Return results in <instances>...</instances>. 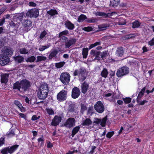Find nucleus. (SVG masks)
<instances>
[{"label": "nucleus", "instance_id": "obj_1", "mask_svg": "<svg viewBox=\"0 0 154 154\" xmlns=\"http://www.w3.org/2000/svg\"><path fill=\"white\" fill-rule=\"evenodd\" d=\"M30 86V82L26 79H24L20 82L17 81L14 84L13 89L18 90L21 92H26L29 90Z\"/></svg>", "mask_w": 154, "mask_h": 154}, {"label": "nucleus", "instance_id": "obj_2", "mask_svg": "<svg viewBox=\"0 0 154 154\" xmlns=\"http://www.w3.org/2000/svg\"><path fill=\"white\" fill-rule=\"evenodd\" d=\"M19 146L18 145L15 144L10 147L4 148L1 151V153L2 154H8V153L12 154L17 150Z\"/></svg>", "mask_w": 154, "mask_h": 154}, {"label": "nucleus", "instance_id": "obj_3", "mask_svg": "<svg viewBox=\"0 0 154 154\" xmlns=\"http://www.w3.org/2000/svg\"><path fill=\"white\" fill-rule=\"evenodd\" d=\"M70 76L68 72H63L60 75V79L64 85L68 84L69 82Z\"/></svg>", "mask_w": 154, "mask_h": 154}, {"label": "nucleus", "instance_id": "obj_4", "mask_svg": "<svg viewBox=\"0 0 154 154\" xmlns=\"http://www.w3.org/2000/svg\"><path fill=\"white\" fill-rule=\"evenodd\" d=\"M129 68L126 66H123L119 68L117 71L116 75L120 77L128 74L129 72Z\"/></svg>", "mask_w": 154, "mask_h": 154}, {"label": "nucleus", "instance_id": "obj_5", "mask_svg": "<svg viewBox=\"0 0 154 154\" xmlns=\"http://www.w3.org/2000/svg\"><path fill=\"white\" fill-rule=\"evenodd\" d=\"M94 108L96 112L100 113H103L105 110L104 106L100 101L96 102L94 105Z\"/></svg>", "mask_w": 154, "mask_h": 154}, {"label": "nucleus", "instance_id": "obj_6", "mask_svg": "<svg viewBox=\"0 0 154 154\" xmlns=\"http://www.w3.org/2000/svg\"><path fill=\"white\" fill-rule=\"evenodd\" d=\"M75 120L73 118H69L66 120L63 126L70 128L73 127L75 125Z\"/></svg>", "mask_w": 154, "mask_h": 154}, {"label": "nucleus", "instance_id": "obj_7", "mask_svg": "<svg viewBox=\"0 0 154 154\" xmlns=\"http://www.w3.org/2000/svg\"><path fill=\"white\" fill-rule=\"evenodd\" d=\"M67 96V91L63 90L57 94V99L60 102H63L66 100Z\"/></svg>", "mask_w": 154, "mask_h": 154}, {"label": "nucleus", "instance_id": "obj_8", "mask_svg": "<svg viewBox=\"0 0 154 154\" xmlns=\"http://www.w3.org/2000/svg\"><path fill=\"white\" fill-rule=\"evenodd\" d=\"M39 14L38 10L36 8L29 10L26 13V16L30 18L37 17Z\"/></svg>", "mask_w": 154, "mask_h": 154}, {"label": "nucleus", "instance_id": "obj_9", "mask_svg": "<svg viewBox=\"0 0 154 154\" xmlns=\"http://www.w3.org/2000/svg\"><path fill=\"white\" fill-rule=\"evenodd\" d=\"M23 25L24 27L23 30L26 32L29 30L30 27H32V22L29 20H24L23 22Z\"/></svg>", "mask_w": 154, "mask_h": 154}, {"label": "nucleus", "instance_id": "obj_10", "mask_svg": "<svg viewBox=\"0 0 154 154\" xmlns=\"http://www.w3.org/2000/svg\"><path fill=\"white\" fill-rule=\"evenodd\" d=\"M49 91L47 90H42L38 89V97L39 99L44 100L47 96Z\"/></svg>", "mask_w": 154, "mask_h": 154}, {"label": "nucleus", "instance_id": "obj_11", "mask_svg": "<svg viewBox=\"0 0 154 154\" xmlns=\"http://www.w3.org/2000/svg\"><path fill=\"white\" fill-rule=\"evenodd\" d=\"M10 61L9 58L6 57L3 54H0V65L1 66H4L7 64Z\"/></svg>", "mask_w": 154, "mask_h": 154}, {"label": "nucleus", "instance_id": "obj_12", "mask_svg": "<svg viewBox=\"0 0 154 154\" xmlns=\"http://www.w3.org/2000/svg\"><path fill=\"white\" fill-rule=\"evenodd\" d=\"M81 94L80 89L77 87H75L73 88L72 91V97L75 99L78 98Z\"/></svg>", "mask_w": 154, "mask_h": 154}, {"label": "nucleus", "instance_id": "obj_13", "mask_svg": "<svg viewBox=\"0 0 154 154\" xmlns=\"http://www.w3.org/2000/svg\"><path fill=\"white\" fill-rule=\"evenodd\" d=\"M76 39L75 38H70L68 39V41L66 42L65 44V48H68L72 45L75 44L76 42Z\"/></svg>", "mask_w": 154, "mask_h": 154}, {"label": "nucleus", "instance_id": "obj_14", "mask_svg": "<svg viewBox=\"0 0 154 154\" xmlns=\"http://www.w3.org/2000/svg\"><path fill=\"white\" fill-rule=\"evenodd\" d=\"M62 118L61 116H56L52 120L51 122L52 125L56 126L58 125L61 122Z\"/></svg>", "mask_w": 154, "mask_h": 154}, {"label": "nucleus", "instance_id": "obj_15", "mask_svg": "<svg viewBox=\"0 0 154 154\" xmlns=\"http://www.w3.org/2000/svg\"><path fill=\"white\" fill-rule=\"evenodd\" d=\"M23 14L22 13L17 15L14 16L12 20L15 22L19 23L23 20Z\"/></svg>", "mask_w": 154, "mask_h": 154}, {"label": "nucleus", "instance_id": "obj_16", "mask_svg": "<svg viewBox=\"0 0 154 154\" xmlns=\"http://www.w3.org/2000/svg\"><path fill=\"white\" fill-rule=\"evenodd\" d=\"M13 51L14 50L13 49L10 48H7L6 49L3 50L2 54L6 57H8V58H9V57L12 55Z\"/></svg>", "mask_w": 154, "mask_h": 154}, {"label": "nucleus", "instance_id": "obj_17", "mask_svg": "<svg viewBox=\"0 0 154 154\" xmlns=\"http://www.w3.org/2000/svg\"><path fill=\"white\" fill-rule=\"evenodd\" d=\"M81 87L82 93L85 94L87 91L88 88L89 87V84L85 81L81 84Z\"/></svg>", "mask_w": 154, "mask_h": 154}, {"label": "nucleus", "instance_id": "obj_18", "mask_svg": "<svg viewBox=\"0 0 154 154\" xmlns=\"http://www.w3.org/2000/svg\"><path fill=\"white\" fill-rule=\"evenodd\" d=\"M75 104L72 102L69 103L67 110L68 112H75Z\"/></svg>", "mask_w": 154, "mask_h": 154}, {"label": "nucleus", "instance_id": "obj_19", "mask_svg": "<svg viewBox=\"0 0 154 154\" xmlns=\"http://www.w3.org/2000/svg\"><path fill=\"white\" fill-rule=\"evenodd\" d=\"M94 14L96 16H102L104 18H106L109 16H112V13H108L106 14L104 12L97 11L95 12Z\"/></svg>", "mask_w": 154, "mask_h": 154}, {"label": "nucleus", "instance_id": "obj_20", "mask_svg": "<svg viewBox=\"0 0 154 154\" xmlns=\"http://www.w3.org/2000/svg\"><path fill=\"white\" fill-rule=\"evenodd\" d=\"M15 61L18 63L23 62L24 60V58L22 56L18 55L14 57Z\"/></svg>", "mask_w": 154, "mask_h": 154}, {"label": "nucleus", "instance_id": "obj_21", "mask_svg": "<svg viewBox=\"0 0 154 154\" xmlns=\"http://www.w3.org/2000/svg\"><path fill=\"white\" fill-rule=\"evenodd\" d=\"M65 25L66 28L69 30H73L75 27L74 24L69 20L66 21Z\"/></svg>", "mask_w": 154, "mask_h": 154}, {"label": "nucleus", "instance_id": "obj_22", "mask_svg": "<svg viewBox=\"0 0 154 154\" xmlns=\"http://www.w3.org/2000/svg\"><path fill=\"white\" fill-rule=\"evenodd\" d=\"M124 50L123 47H119L117 48L116 54L118 56L122 57L124 54Z\"/></svg>", "mask_w": 154, "mask_h": 154}, {"label": "nucleus", "instance_id": "obj_23", "mask_svg": "<svg viewBox=\"0 0 154 154\" xmlns=\"http://www.w3.org/2000/svg\"><path fill=\"white\" fill-rule=\"evenodd\" d=\"M9 74H4L1 76V82L2 83L6 84L8 81Z\"/></svg>", "mask_w": 154, "mask_h": 154}, {"label": "nucleus", "instance_id": "obj_24", "mask_svg": "<svg viewBox=\"0 0 154 154\" xmlns=\"http://www.w3.org/2000/svg\"><path fill=\"white\" fill-rule=\"evenodd\" d=\"M92 122L89 118H87L85 120H83L82 124L83 126H89L91 125Z\"/></svg>", "mask_w": 154, "mask_h": 154}, {"label": "nucleus", "instance_id": "obj_25", "mask_svg": "<svg viewBox=\"0 0 154 154\" xmlns=\"http://www.w3.org/2000/svg\"><path fill=\"white\" fill-rule=\"evenodd\" d=\"M80 128V126H78L75 127L72 129L71 133V136L72 137H73L78 132Z\"/></svg>", "mask_w": 154, "mask_h": 154}, {"label": "nucleus", "instance_id": "obj_26", "mask_svg": "<svg viewBox=\"0 0 154 154\" xmlns=\"http://www.w3.org/2000/svg\"><path fill=\"white\" fill-rule=\"evenodd\" d=\"M39 89L43 90H47V91H48V85L45 83H42Z\"/></svg>", "mask_w": 154, "mask_h": 154}, {"label": "nucleus", "instance_id": "obj_27", "mask_svg": "<svg viewBox=\"0 0 154 154\" xmlns=\"http://www.w3.org/2000/svg\"><path fill=\"white\" fill-rule=\"evenodd\" d=\"M87 19V17L86 15L84 14H82L79 17L77 21L79 22H82L84 20H85Z\"/></svg>", "mask_w": 154, "mask_h": 154}, {"label": "nucleus", "instance_id": "obj_28", "mask_svg": "<svg viewBox=\"0 0 154 154\" xmlns=\"http://www.w3.org/2000/svg\"><path fill=\"white\" fill-rule=\"evenodd\" d=\"M98 20L96 18L92 17L91 18H87L85 21L88 23H95L97 22Z\"/></svg>", "mask_w": 154, "mask_h": 154}, {"label": "nucleus", "instance_id": "obj_29", "mask_svg": "<svg viewBox=\"0 0 154 154\" xmlns=\"http://www.w3.org/2000/svg\"><path fill=\"white\" fill-rule=\"evenodd\" d=\"M14 21L12 20L11 22L10 23L9 25L10 26L14 28L15 29L17 30L19 26V23H15Z\"/></svg>", "mask_w": 154, "mask_h": 154}, {"label": "nucleus", "instance_id": "obj_30", "mask_svg": "<svg viewBox=\"0 0 154 154\" xmlns=\"http://www.w3.org/2000/svg\"><path fill=\"white\" fill-rule=\"evenodd\" d=\"M119 2L120 0L110 1V5L113 7H116L118 5Z\"/></svg>", "mask_w": 154, "mask_h": 154}, {"label": "nucleus", "instance_id": "obj_31", "mask_svg": "<svg viewBox=\"0 0 154 154\" xmlns=\"http://www.w3.org/2000/svg\"><path fill=\"white\" fill-rule=\"evenodd\" d=\"M88 49H89L87 48H83L82 51V54L83 58H87L88 54Z\"/></svg>", "mask_w": 154, "mask_h": 154}, {"label": "nucleus", "instance_id": "obj_32", "mask_svg": "<svg viewBox=\"0 0 154 154\" xmlns=\"http://www.w3.org/2000/svg\"><path fill=\"white\" fill-rule=\"evenodd\" d=\"M108 74V72L106 69L104 68L101 73V76L103 77L106 78Z\"/></svg>", "mask_w": 154, "mask_h": 154}, {"label": "nucleus", "instance_id": "obj_33", "mask_svg": "<svg viewBox=\"0 0 154 154\" xmlns=\"http://www.w3.org/2000/svg\"><path fill=\"white\" fill-rule=\"evenodd\" d=\"M47 13L51 16H54L58 14V12L56 10L51 9L47 11Z\"/></svg>", "mask_w": 154, "mask_h": 154}, {"label": "nucleus", "instance_id": "obj_34", "mask_svg": "<svg viewBox=\"0 0 154 154\" xmlns=\"http://www.w3.org/2000/svg\"><path fill=\"white\" fill-rule=\"evenodd\" d=\"M109 24L107 23H104L99 26V29L101 30H103L106 29V28L109 27Z\"/></svg>", "mask_w": 154, "mask_h": 154}, {"label": "nucleus", "instance_id": "obj_35", "mask_svg": "<svg viewBox=\"0 0 154 154\" xmlns=\"http://www.w3.org/2000/svg\"><path fill=\"white\" fill-rule=\"evenodd\" d=\"M58 53V51L54 50L49 55V58L50 59H51L53 57H55L56 55Z\"/></svg>", "mask_w": 154, "mask_h": 154}, {"label": "nucleus", "instance_id": "obj_36", "mask_svg": "<svg viewBox=\"0 0 154 154\" xmlns=\"http://www.w3.org/2000/svg\"><path fill=\"white\" fill-rule=\"evenodd\" d=\"M87 73L84 75H79V80L81 82H83L85 80L87 76Z\"/></svg>", "mask_w": 154, "mask_h": 154}, {"label": "nucleus", "instance_id": "obj_37", "mask_svg": "<svg viewBox=\"0 0 154 154\" xmlns=\"http://www.w3.org/2000/svg\"><path fill=\"white\" fill-rule=\"evenodd\" d=\"M87 109V107L85 104L81 103V105L80 112L83 114L84 111Z\"/></svg>", "mask_w": 154, "mask_h": 154}, {"label": "nucleus", "instance_id": "obj_38", "mask_svg": "<svg viewBox=\"0 0 154 154\" xmlns=\"http://www.w3.org/2000/svg\"><path fill=\"white\" fill-rule=\"evenodd\" d=\"M107 116H106L104 118L101 119L100 125L102 127H104L106 125V123L107 120Z\"/></svg>", "mask_w": 154, "mask_h": 154}, {"label": "nucleus", "instance_id": "obj_39", "mask_svg": "<svg viewBox=\"0 0 154 154\" xmlns=\"http://www.w3.org/2000/svg\"><path fill=\"white\" fill-rule=\"evenodd\" d=\"M36 58L34 56H32L30 57L27 58L26 60L27 62H34Z\"/></svg>", "mask_w": 154, "mask_h": 154}, {"label": "nucleus", "instance_id": "obj_40", "mask_svg": "<svg viewBox=\"0 0 154 154\" xmlns=\"http://www.w3.org/2000/svg\"><path fill=\"white\" fill-rule=\"evenodd\" d=\"M140 24L138 21L135 20L132 23V27L133 28H138L140 26Z\"/></svg>", "mask_w": 154, "mask_h": 154}, {"label": "nucleus", "instance_id": "obj_41", "mask_svg": "<svg viewBox=\"0 0 154 154\" xmlns=\"http://www.w3.org/2000/svg\"><path fill=\"white\" fill-rule=\"evenodd\" d=\"M50 45H51L49 43L48 44L46 45H40V47L39 49V50L41 51H43L45 49L49 48Z\"/></svg>", "mask_w": 154, "mask_h": 154}, {"label": "nucleus", "instance_id": "obj_42", "mask_svg": "<svg viewBox=\"0 0 154 154\" xmlns=\"http://www.w3.org/2000/svg\"><path fill=\"white\" fill-rule=\"evenodd\" d=\"M46 57L43 56H38L37 57L36 62L41 61H45L46 59Z\"/></svg>", "mask_w": 154, "mask_h": 154}, {"label": "nucleus", "instance_id": "obj_43", "mask_svg": "<svg viewBox=\"0 0 154 154\" xmlns=\"http://www.w3.org/2000/svg\"><path fill=\"white\" fill-rule=\"evenodd\" d=\"M19 52L22 54H27L28 53V51L25 48H22L20 49Z\"/></svg>", "mask_w": 154, "mask_h": 154}, {"label": "nucleus", "instance_id": "obj_44", "mask_svg": "<svg viewBox=\"0 0 154 154\" xmlns=\"http://www.w3.org/2000/svg\"><path fill=\"white\" fill-rule=\"evenodd\" d=\"M79 75H84V74L87 73L86 70L83 67H81L79 69Z\"/></svg>", "mask_w": 154, "mask_h": 154}, {"label": "nucleus", "instance_id": "obj_45", "mask_svg": "<svg viewBox=\"0 0 154 154\" xmlns=\"http://www.w3.org/2000/svg\"><path fill=\"white\" fill-rule=\"evenodd\" d=\"M100 44H101V42L100 41H99V42H96L94 44H93L91 45L89 47V49H90L94 47L95 46H96L98 45H100Z\"/></svg>", "mask_w": 154, "mask_h": 154}, {"label": "nucleus", "instance_id": "obj_46", "mask_svg": "<svg viewBox=\"0 0 154 154\" xmlns=\"http://www.w3.org/2000/svg\"><path fill=\"white\" fill-rule=\"evenodd\" d=\"M107 52L106 51H103L102 53L100 54V58H102L103 60H105L106 57L107 56Z\"/></svg>", "mask_w": 154, "mask_h": 154}, {"label": "nucleus", "instance_id": "obj_47", "mask_svg": "<svg viewBox=\"0 0 154 154\" xmlns=\"http://www.w3.org/2000/svg\"><path fill=\"white\" fill-rule=\"evenodd\" d=\"M46 110L47 113L50 115H52L54 114V112L52 108H46Z\"/></svg>", "mask_w": 154, "mask_h": 154}, {"label": "nucleus", "instance_id": "obj_48", "mask_svg": "<svg viewBox=\"0 0 154 154\" xmlns=\"http://www.w3.org/2000/svg\"><path fill=\"white\" fill-rule=\"evenodd\" d=\"M100 51L96 50H92L90 52V54L92 56H95L98 53H100Z\"/></svg>", "mask_w": 154, "mask_h": 154}, {"label": "nucleus", "instance_id": "obj_49", "mask_svg": "<svg viewBox=\"0 0 154 154\" xmlns=\"http://www.w3.org/2000/svg\"><path fill=\"white\" fill-rule=\"evenodd\" d=\"M140 100L139 99H137V102L138 103V104L139 105H143L145 103H147L148 101L146 100H144L142 101H140Z\"/></svg>", "mask_w": 154, "mask_h": 154}, {"label": "nucleus", "instance_id": "obj_50", "mask_svg": "<svg viewBox=\"0 0 154 154\" xmlns=\"http://www.w3.org/2000/svg\"><path fill=\"white\" fill-rule=\"evenodd\" d=\"M123 100L125 103H129L131 101V99L129 97H127L125 98H123Z\"/></svg>", "mask_w": 154, "mask_h": 154}, {"label": "nucleus", "instance_id": "obj_51", "mask_svg": "<svg viewBox=\"0 0 154 154\" xmlns=\"http://www.w3.org/2000/svg\"><path fill=\"white\" fill-rule=\"evenodd\" d=\"M69 33L68 31L67 30H66L63 31L59 33V37H60L61 36H63V35H66Z\"/></svg>", "mask_w": 154, "mask_h": 154}, {"label": "nucleus", "instance_id": "obj_52", "mask_svg": "<svg viewBox=\"0 0 154 154\" xmlns=\"http://www.w3.org/2000/svg\"><path fill=\"white\" fill-rule=\"evenodd\" d=\"M82 30L85 31L90 32L93 30V28L92 27L88 26L87 27H85L82 28Z\"/></svg>", "mask_w": 154, "mask_h": 154}, {"label": "nucleus", "instance_id": "obj_53", "mask_svg": "<svg viewBox=\"0 0 154 154\" xmlns=\"http://www.w3.org/2000/svg\"><path fill=\"white\" fill-rule=\"evenodd\" d=\"M125 21V19H120L118 23V24L119 25H124L126 24Z\"/></svg>", "mask_w": 154, "mask_h": 154}, {"label": "nucleus", "instance_id": "obj_54", "mask_svg": "<svg viewBox=\"0 0 154 154\" xmlns=\"http://www.w3.org/2000/svg\"><path fill=\"white\" fill-rule=\"evenodd\" d=\"M14 103L19 108H20V107H22V105L21 103L18 100H14Z\"/></svg>", "mask_w": 154, "mask_h": 154}, {"label": "nucleus", "instance_id": "obj_55", "mask_svg": "<svg viewBox=\"0 0 154 154\" xmlns=\"http://www.w3.org/2000/svg\"><path fill=\"white\" fill-rule=\"evenodd\" d=\"M114 134V132L113 131L109 132L106 134V136L107 138H110Z\"/></svg>", "mask_w": 154, "mask_h": 154}, {"label": "nucleus", "instance_id": "obj_56", "mask_svg": "<svg viewBox=\"0 0 154 154\" xmlns=\"http://www.w3.org/2000/svg\"><path fill=\"white\" fill-rule=\"evenodd\" d=\"M46 34V32L45 30H44L43 32H42V33H41L40 36H39V38L41 39H42L43 38H44Z\"/></svg>", "mask_w": 154, "mask_h": 154}, {"label": "nucleus", "instance_id": "obj_57", "mask_svg": "<svg viewBox=\"0 0 154 154\" xmlns=\"http://www.w3.org/2000/svg\"><path fill=\"white\" fill-rule=\"evenodd\" d=\"M100 122L101 119L97 118H94V121L93 122L94 123H95L96 125H98L100 123Z\"/></svg>", "mask_w": 154, "mask_h": 154}, {"label": "nucleus", "instance_id": "obj_58", "mask_svg": "<svg viewBox=\"0 0 154 154\" xmlns=\"http://www.w3.org/2000/svg\"><path fill=\"white\" fill-rule=\"evenodd\" d=\"M63 65V64L62 63H57L55 64V66L57 68L62 67Z\"/></svg>", "mask_w": 154, "mask_h": 154}, {"label": "nucleus", "instance_id": "obj_59", "mask_svg": "<svg viewBox=\"0 0 154 154\" xmlns=\"http://www.w3.org/2000/svg\"><path fill=\"white\" fill-rule=\"evenodd\" d=\"M114 94L113 92L110 93H108L104 95V96L105 97H110L112 95V97L114 96Z\"/></svg>", "mask_w": 154, "mask_h": 154}, {"label": "nucleus", "instance_id": "obj_60", "mask_svg": "<svg viewBox=\"0 0 154 154\" xmlns=\"http://www.w3.org/2000/svg\"><path fill=\"white\" fill-rule=\"evenodd\" d=\"M5 138L2 137L0 138V146L5 143Z\"/></svg>", "mask_w": 154, "mask_h": 154}, {"label": "nucleus", "instance_id": "obj_61", "mask_svg": "<svg viewBox=\"0 0 154 154\" xmlns=\"http://www.w3.org/2000/svg\"><path fill=\"white\" fill-rule=\"evenodd\" d=\"M144 95V94H143V93H141V92H140L137 97V99H139L140 100H141V98L143 97Z\"/></svg>", "mask_w": 154, "mask_h": 154}, {"label": "nucleus", "instance_id": "obj_62", "mask_svg": "<svg viewBox=\"0 0 154 154\" xmlns=\"http://www.w3.org/2000/svg\"><path fill=\"white\" fill-rule=\"evenodd\" d=\"M134 37L135 36L134 34H129L125 36V38L126 39H129Z\"/></svg>", "mask_w": 154, "mask_h": 154}, {"label": "nucleus", "instance_id": "obj_63", "mask_svg": "<svg viewBox=\"0 0 154 154\" xmlns=\"http://www.w3.org/2000/svg\"><path fill=\"white\" fill-rule=\"evenodd\" d=\"M40 117V116H38V117H37L36 115H34L32 116V120L33 121H35L38 119Z\"/></svg>", "mask_w": 154, "mask_h": 154}, {"label": "nucleus", "instance_id": "obj_64", "mask_svg": "<svg viewBox=\"0 0 154 154\" xmlns=\"http://www.w3.org/2000/svg\"><path fill=\"white\" fill-rule=\"evenodd\" d=\"M148 44L151 46L154 45V37L151 41L149 42Z\"/></svg>", "mask_w": 154, "mask_h": 154}]
</instances>
